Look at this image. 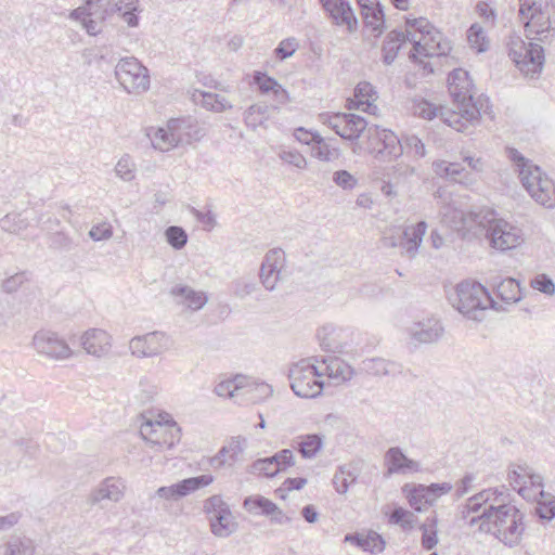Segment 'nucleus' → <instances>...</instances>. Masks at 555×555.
<instances>
[{
    "mask_svg": "<svg viewBox=\"0 0 555 555\" xmlns=\"http://www.w3.org/2000/svg\"><path fill=\"white\" fill-rule=\"evenodd\" d=\"M473 87L468 72L463 68H455L448 76V90L454 108L441 111V116L459 132L470 133L469 128L478 124L481 114H491L488 99L474 101Z\"/></svg>",
    "mask_w": 555,
    "mask_h": 555,
    "instance_id": "obj_1",
    "label": "nucleus"
},
{
    "mask_svg": "<svg viewBox=\"0 0 555 555\" xmlns=\"http://www.w3.org/2000/svg\"><path fill=\"white\" fill-rule=\"evenodd\" d=\"M508 158L515 164L524 188L541 206L555 207V183L539 166L526 159L516 149H507Z\"/></svg>",
    "mask_w": 555,
    "mask_h": 555,
    "instance_id": "obj_2",
    "label": "nucleus"
},
{
    "mask_svg": "<svg viewBox=\"0 0 555 555\" xmlns=\"http://www.w3.org/2000/svg\"><path fill=\"white\" fill-rule=\"evenodd\" d=\"M448 299L453 308L466 318L481 321L489 308L498 310L496 302L488 289L478 282L464 281L456 285Z\"/></svg>",
    "mask_w": 555,
    "mask_h": 555,
    "instance_id": "obj_3",
    "label": "nucleus"
},
{
    "mask_svg": "<svg viewBox=\"0 0 555 555\" xmlns=\"http://www.w3.org/2000/svg\"><path fill=\"white\" fill-rule=\"evenodd\" d=\"M142 438L158 450H169L181 440V428L167 412H150L140 425Z\"/></svg>",
    "mask_w": 555,
    "mask_h": 555,
    "instance_id": "obj_4",
    "label": "nucleus"
},
{
    "mask_svg": "<svg viewBox=\"0 0 555 555\" xmlns=\"http://www.w3.org/2000/svg\"><path fill=\"white\" fill-rule=\"evenodd\" d=\"M492 531L501 542L513 547L520 543L525 531L524 514L513 504L505 503V495L498 505L490 504Z\"/></svg>",
    "mask_w": 555,
    "mask_h": 555,
    "instance_id": "obj_5",
    "label": "nucleus"
},
{
    "mask_svg": "<svg viewBox=\"0 0 555 555\" xmlns=\"http://www.w3.org/2000/svg\"><path fill=\"white\" fill-rule=\"evenodd\" d=\"M508 55L526 77L535 78L543 69L544 49L533 40L525 41L520 37L512 38L508 43Z\"/></svg>",
    "mask_w": 555,
    "mask_h": 555,
    "instance_id": "obj_6",
    "label": "nucleus"
},
{
    "mask_svg": "<svg viewBox=\"0 0 555 555\" xmlns=\"http://www.w3.org/2000/svg\"><path fill=\"white\" fill-rule=\"evenodd\" d=\"M318 361L302 360L296 363L289 373L291 387L301 398H315L323 390L322 373Z\"/></svg>",
    "mask_w": 555,
    "mask_h": 555,
    "instance_id": "obj_7",
    "label": "nucleus"
},
{
    "mask_svg": "<svg viewBox=\"0 0 555 555\" xmlns=\"http://www.w3.org/2000/svg\"><path fill=\"white\" fill-rule=\"evenodd\" d=\"M451 43L427 18L418 17V56H447Z\"/></svg>",
    "mask_w": 555,
    "mask_h": 555,
    "instance_id": "obj_8",
    "label": "nucleus"
},
{
    "mask_svg": "<svg viewBox=\"0 0 555 555\" xmlns=\"http://www.w3.org/2000/svg\"><path fill=\"white\" fill-rule=\"evenodd\" d=\"M366 150L371 155L383 160L396 159L403 153V147L398 137L385 129L370 130Z\"/></svg>",
    "mask_w": 555,
    "mask_h": 555,
    "instance_id": "obj_9",
    "label": "nucleus"
},
{
    "mask_svg": "<svg viewBox=\"0 0 555 555\" xmlns=\"http://www.w3.org/2000/svg\"><path fill=\"white\" fill-rule=\"evenodd\" d=\"M116 74L119 82L128 92L139 93L149 89L147 68L135 59L121 60L117 65Z\"/></svg>",
    "mask_w": 555,
    "mask_h": 555,
    "instance_id": "obj_10",
    "label": "nucleus"
},
{
    "mask_svg": "<svg viewBox=\"0 0 555 555\" xmlns=\"http://www.w3.org/2000/svg\"><path fill=\"white\" fill-rule=\"evenodd\" d=\"M486 238L492 248L500 251L516 248L524 242L522 231L502 218L488 230Z\"/></svg>",
    "mask_w": 555,
    "mask_h": 555,
    "instance_id": "obj_11",
    "label": "nucleus"
},
{
    "mask_svg": "<svg viewBox=\"0 0 555 555\" xmlns=\"http://www.w3.org/2000/svg\"><path fill=\"white\" fill-rule=\"evenodd\" d=\"M320 119L324 125L332 128L339 137L346 140H353L366 128V121L354 114H331L324 113L320 115Z\"/></svg>",
    "mask_w": 555,
    "mask_h": 555,
    "instance_id": "obj_12",
    "label": "nucleus"
},
{
    "mask_svg": "<svg viewBox=\"0 0 555 555\" xmlns=\"http://www.w3.org/2000/svg\"><path fill=\"white\" fill-rule=\"evenodd\" d=\"M107 14L106 3L103 0H94L73 11L72 16L80 21L90 35H96L101 31Z\"/></svg>",
    "mask_w": 555,
    "mask_h": 555,
    "instance_id": "obj_13",
    "label": "nucleus"
},
{
    "mask_svg": "<svg viewBox=\"0 0 555 555\" xmlns=\"http://www.w3.org/2000/svg\"><path fill=\"white\" fill-rule=\"evenodd\" d=\"M328 18L336 26L345 27L349 33L358 27V20L350 3L346 0H320Z\"/></svg>",
    "mask_w": 555,
    "mask_h": 555,
    "instance_id": "obj_14",
    "label": "nucleus"
},
{
    "mask_svg": "<svg viewBox=\"0 0 555 555\" xmlns=\"http://www.w3.org/2000/svg\"><path fill=\"white\" fill-rule=\"evenodd\" d=\"M244 508L253 515H263L271 518L272 521L283 524L289 520L283 509L272 500L254 494L245 499Z\"/></svg>",
    "mask_w": 555,
    "mask_h": 555,
    "instance_id": "obj_15",
    "label": "nucleus"
},
{
    "mask_svg": "<svg viewBox=\"0 0 555 555\" xmlns=\"http://www.w3.org/2000/svg\"><path fill=\"white\" fill-rule=\"evenodd\" d=\"M506 491L507 489L502 487V489L489 488L476 493L462 507L461 518L467 519L470 514L480 512L482 507L490 506L491 503L498 505Z\"/></svg>",
    "mask_w": 555,
    "mask_h": 555,
    "instance_id": "obj_16",
    "label": "nucleus"
},
{
    "mask_svg": "<svg viewBox=\"0 0 555 555\" xmlns=\"http://www.w3.org/2000/svg\"><path fill=\"white\" fill-rule=\"evenodd\" d=\"M214 478L210 475H203L198 477L188 478L179 483L162 487L157 490V495L162 499L173 500L184 496L199 488H204L212 482Z\"/></svg>",
    "mask_w": 555,
    "mask_h": 555,
    "instance_id": "obj_17",
    "label": "nucleus"
},
{
    "mask_svg": "<svg viewBox=\"0 0 555 555\" xmlns=\"http://www.w3.org/2000/svg\"><path fill=\"white\" fill-rule=\"evenodd\" d=\"M468 238L488 235V230L496 222V211L490 207H474L468 211Z\"/></svg>",
    "mask_w": 555,
    "mask_h": 555,
    "instance_id": "obj_18",
    "label": "nucleus"
},
{
    "mask_svg": "<svg viewBox=\"0 0 555 555\" xmlns=\"http://www.w3.org/2000/svg\"><path fill=\"white\" fill-rule=\"evenodd\" d=\"M525 31L528 40H538L545 42L555 36V23L551 21L544 11L534 15V20H527L525 23Z\"/></svg>",
    "mask_w": 555,
    "mask_h": 555,
    "instance_id": "obj_19",
    "label": "nucleus"
},
{
    "mask_svg": "<svg viewBox=\"0 0 555 555\" xmlns=\"http://www.w3.org/2000/svg\"><path fill=\"white\" fill-rule=\"evenodd\" d=\"M378 96L369 82H360L356 89L353 98L349 99V109H361L371 115H378L376 104Z\"/></svg>",
    "mask_w": 555,
    "mask_h": 555,
    "instance_id": "obj_20",
    "label": "nucleus"
},
{
    "mask_svg": "<svg viewBox=\"0 0 555 555\" xmlns=\"http://www.w3.org/2000/svg\"><path fill=\"white\" fill-rule=\"evenodd\" d=\"M167 339L163 334L151 333L135 337L130 341L132 354L137 357H152L158 354L166 347Z\"/></svg>",
    "mask_w": 555,
    "mask_h": 555,
    "instance_id": "obj_21",
    "label": "nucleus"
},
{
    "mask_svg": "<svg viewBox=\"0 0 555 555\" xmlns=\"http://www.w3.org/2000/svg\"><path fill=\"white\" fill-rule=\"evenodd\" d=\"M452 489L453 486L450 482L430 485L418 483V513L422 512L423 508L435 505L442 495L450 493Z\"/></svg>",
    "mask_w": 555,
    "mask_h": 555,
    "instance_id": "obj_22",
    "label": "nucleus"
},
{
    "mask_svg": "<svg viewBox=\"0 0 555 555\" xmlns=\"http://www.w3.org/2000/svg\"><path fill=\"white\" fill-rule=\"evenodd\" d=\"M441 216L446 225L460 233L462 238H468V211L465 212L452 206H444Z\"/></svg>",
    "mask_w": 555,
    "mask_h": 555,
    "instance_id": "obj_23",
    "label": "nucleus"
},
{
    "mask_svg": "<svg viewBox=\"0 0 555 555\" xmlns=\"http://www.w3.org/2000/svg\"><path fill=\"white\" fill-rule=\"evenodd\" d=\"M82 346L90 354H105L111 347L109 335L101 330H90L82 336Z\"/></svg>",
    "mask_w": 555,
    "mask_h": 555,
    "instance_id": "obj_24",
    "label": "nucleus"
},
{
    "mask_svg": "<svg viewBox=\"0 0 555 555\" xmlns=\"http://www.w3.org/2000/svg\"><path fill=\"white\" fill-rule=\"evenodd\" d=\"M245 380V375H234L223 378L217 384L215 391L219 397L241 400L244 402V387H246Z\"/></svg>",
    "mask_w": 555,
    "mask_h": 555,
    "instance_id": "obj_25",
    "label": "nucleus"
},
{
    "mask_svg": "<svg viewBox=\"0 0 555 555\" xmlns=\"http://www.w3.org/2000/svg\"><path fill=\"white\" fill-rule=\"evenodd\" d=\"M254 82L261 93L272 94L280 103H287L291 100L287 90L264 73L256 72Z\"/></svg>",
    "mask_w": 555,
    "mask_h": 555,
    "instance_id": "obj_26",
    "label": "nucleus"
},
{
    "mask_svg": "<svg viewBox=\"0 0 555 555\" xmlns=\"http://www.w3.org/2000/svg\"><path fill=\"white\" fill-rule=\"evenodd\" d=\"M322 364L327 376L337 382L350 380L354 374L352 366L336 356L327 357L322 361Z\"/></svg>",
    "mask_w": 555,
    "mask_h": 555,
    "instance_id": "obj_27",
    "label": "nucleus"
},
{
    "mask_svg": "<svg viewBox=\"0 0 555 555\" xmlns=\"http://www.w3.org/2000/svg\"><path fill=\"white\" fill-rule=\"evenodd\" d=\"M365 24L374 30L384 26L385 15L378 0H357Z\"/></svg>",
    "mask_w": 555,
    "mask_h": 555,
    "instance_id": "obj_28",
    "label": "nucleus"
},
{
    "mask_svg": "<svg viewBox=\"0 0 555 555\" xmlns=\"http://www.w3.org/2000/svg\"><path fill=\"white\" fill-rule=\"evenodd\" d=\"M245 386L247 387H244V402L247 403H259L272 395V388L269 384L248 376H246Z\"/></svg>",
    "mask_w": 555,
    "mask_h": 555,
    "instance_id": "obj_29",
    "label": "nucleus"
},
{
    "mask_svg": "<svg viewBox=\"0 0 555 555\" xmlns=\"http://www.w3.org/2000/svg\"><path fill=\"white\" fill-rule=\"evenodd\" d=\"M443 335V326L436 318L418 321V343L433 344Z\"/></svg>",
    "mask_w": 555,
    "mask_h": 555,
    "instance_id": "obj_30",
    "label": "nucleus"
},
{
    "mask_svg": "<svg viewBox=\"0 0 555 555\" xmlns=\"http://www.w3.org/2000/svg\"><path fill=\"white\" fill-rule=\"evenodd\" d=\"M498 297L506 304H516L521 300V288L518 281L505 278L495 285Z\"/></svg>",
    "mask_w": 555,
    "mask_h": 555,
    "instance_id": "obj_31",
    "label": "nucleus"
},
{
    "mask_svg": "<svg viewBox=\"0 0 555 555\" xmlns=\"http://www.w3.org/2000/svg\"><path fill=\"white\" fill-rule=\"evenodd\" d=\"M438 518L436 513L427 517V519L418 525V530L422 531V545L426 550L434 548L438 543Z\"/></svg>",
    "mask_w": 555,
    "mask_h": 555,
    "instance_id": "obj_32",
    "label": "nucleus"
},
{
    "mask_svg": "<svg viewBox=\"0 0 555 555\" xmlns=\"http://www.w3.org/2000/svg\"><path fill=\"white\" fill-rule=\"evenodd\" d=\"M385 465L389 475L399 474L410 469L412 461L408 460L399 449H390L385 455Z\"/></svg>",
    "mask_w": 555,
    "mask_h": 555,
    "instance_id": "obj_33",
    "label": "nucleus"
},
{
    "mask_svg": "<svg viewBox=\"0 0 555 555\" xmlns=\"http://www.w3.org/2000/svg\"><path fill=\"white\" fill-rule=\"evenodd\" d=\"M309 480L304 476L287 477L279 488L275 489V495L285 501L294 491H301L308 485Z\"/></svg>",
    "mask_w": 555,
    "mask_h": 555,
    "instance_id": "obj_34",
    "label": "nucleus"
},
{
    "mask_svg": "<svg viewBox=\"0 0 555 555\" xmlns=\"http://www.w3.org/2000/svg\"><path fill=\"white\" fill-rule=\"evenodd\" d=\"M211 532L217 537H227L229 535L235 526L234 517L232 512H228L223 514V516H215V518H210L209 520Z\"/></svg>",
    "mask_w": 555,
    "mask_h": 555,
    "instance_id": "obj_35",
    "label": "nucleus"
},
{
    "mask_svg": "<svg viewBox=\"0 0 555 555\" xmlns=\"http://www.w3.org/2000/svg\"><path fill=\"white\" fill-rule=\"evenodd\" d=\"M446 175L453 181L470 185L475 182V177L472 172L467 171L460 163H449L444 167Z\"/></svg>",
    "mask_w": 555,
    "mask_h": 555,
    "instance_id": "obj_36",
    "label": "nucleus"
},
{
    "mask_svg": "<svg viewBox=\"0 0 555 555\" xmlns=\"http://www.w3.org/2000/svg\"><path fill=\"white\" fill-rule=\"evenodd\" d=\"M322 448V439L318 435H306L300 437L298 451L304 457H312Z\"/></svg>",
    "mask_w": 555,
    "mask_h": 555,
    "instance_id": "obj_37",
    "label": "nucleus"
},
{
    "mask_svg": "<svg viewBox=\"0 0 555 555\" xmlns=\"http://www.w3.org/2000/svg\"><path fill=\"white\" fill-rule=\"evenodd\" d=\"M230 511L228 504L219 495L210 496L204 503V512L208 520L215 518V516H223Z\"/></svg>",
    "mask_w": 555,
    "mask_h": 555,
    "instance_id": "obj_38",
    "label": "nucleus"
},
{
    "mask_svg": "<svg viewBox=\"0 0 555 555\" xmlns=\"http://www.w3.org/2000/svg\"><path fill=\"white\" fill-rule=\"evenodd\" d=\"M467 40L472 48L477 52H485L488 50V42L486 40L483 28L478 24H473L467 31Z\"/></svg>",
    "mask_w": 555,
    "mask_h": 555,
    "instance_id": "obj_39",
    "label": "nucleus"
},
{
    "mask_svg": "<svg viewBox=\"0 0 555 555\" xmlns=\"http://www.w3.org/2000/svg\"><path fill=\"white\" fill-rule=\"evenodd\" d=\"M151 140L154 147L160 151H168L176 144L175 135L163 128L155 130Z\"/></svg>",
    "mask_w": 555,
    "mask_h": 555,
    "instance_id": "obj_40",
    "label": "nucleus"
},
{
    "mask_svg": "<svg viewBox=\"0 0 555 555\" xmlns=\"http://www.w3.org/2000/svg\"><path fill=\"white\" fill-rule=\"evenodd\" d=\"M519 18L521 23L527 20H534V15L543 11V4L540 0H518Z\"/></svg>",
    "mask_w": 555,
    "mask_h": 555,
    "instance_id": "obj_41",
    "label": "nucleus"
},
{
    "mask_svg": "<svg viewBox=\"0 0 555 555\" xmlns=\"http://www.w3.org/2000/svg\"><path fill=\"white\" fill-rule=\"evenodd\" d=\"M178 294L183 297L184 304L192 310L201 309L207 301L203 293H196L188 287L180 288Z\"/></svg>",
    "mask_w": 555,
    "mask_h": 555,
    "instance_id": "obj_42",
    "label": "nucleus"
},
{
    "mask_svg": "<svg viewBox=\"0 0 555 555\" xmlns=\"http://www.w3.org/2000/svg\"><path fill=\"white\" fill-rule=\"evenodd\" d=\"M271 459L276 465L278 473L285 472L295 465V455L288 449L281 450L272 455Z\"/></svg>",
    "mask_w": 555,
    "mask_h": 555,
    "instance_id": "obj_43",
    "label": "nucleus"
},
{
    "mask_svg": "<svg viewBox=\"0 0 555 555\" xmlns=\"http://www.w3.org/2000/svg\"><path fill=\"white\" fill-rule=\"evenodd\" d=\"M530 286L545 295L555 294V284L553 280L546 274H538L530 281Z\"/></svg>",
    "mask_w": 555,
    "mask_h": 555,
    "instance_id": "obj_44",
    "label": "nucleus"
},
{
    "mask_svg": "<svg viewBox=\"0 0 555 555\" xmlns=\"http://www.w3.org/2000/svg\"><path fill=\"white\" fill-rule=\"evenodd\" d=\"M360 547L371 553H379L384 550L385 542L379 534L370 532L367 534H363Z\"/></svg>",
    "mask_w": 555,
    "mask_h": 555,
    "instance_id": "obj_45",
    "label": "nucleus"
},
{
    "mask_svg": "<svg viewBox=\"0 0 555 555\" xmlns=\"http://www.w3.org/2000/svg\"><path fill=\"white\" fill-rule=\"evenodd\" d=\"M490 506H487L482 508V512L478 516H474L468 520V525L470 527L479 524L478 531L479 532H486L490 533L492 531V522H491V515L492 512H489Z\"/></svg>",
    "mask_w": 555,
    "mask_h": 555,
    "instance_id": "obj_46",
    "label": "nucleus"
},
{
    "mask_svg": "<svg viewBox=\"0 0 555 555\" xmlns=\"http://www.w3.org/2000/svg\"><path fill=\"white\" fill-rule=\"evenodd\" d=\"M446 109V107H437L426 100L418 101V117H423L428 120H431L435 117L439 116L440 119L447 125V122L441 116V111Z\"/></svg>",
    "mask_w": 555,
    "mask_h": 555,
    "instance_id": "obj_47",
    "label": "nucleus"
},
{
    "mask_svg": "<svg viewBox=\"0 0 555 555\" xmlns=\"http://www.w3.org/2000/svg\"><path fill=\"white\" fill-rule=\"evenodd\" d=\"M166 238L172 247L179 249L186 244L188 235L182 228L170 227L166 230Z\"/></svg>",
    "mask_w": 555,
    "mask_h": 555,
    "instance_id": "obj_48",
    "label": "nucleus"
},
{
    "mask_svg": "<svg viewBox=\"0 0 555 555\" xmlns=\"http://www.w3.org/2000/svg\"><path fill=\"white\" fill-rule=\"evenodd\" d=\"M529 466L527 464L515 465L513 469L508 472L509 483L516 488L519 486V492H521V486L526 483Z\"/></svg>",
    "mask_w": 555,
    "mask_h": 555,
    "instance_id": "obj_49",
    "label": "nucleus"
},
{
    "mask_svg": "<svg viewBox=\"0 0 555 555\" xmlns=\"http://www.w3.org/2000/svg\"><path fill=\"white\" fill-rule=\"evenodd\" d=\"M535 513L541 519L551 520L555 517V498L548 496L535 506Z\"/></svg>",
    "mask_w": 555,
    "mask_h": 555,
    "instance_id": "obj_50",
    "label": "nucleus"
},
{
    "mask_svg": "<svg viewBox=\"0 0 555 555\" xmlns=\"http://www.w3.org/2000/svg\"><path fill=\"white\" fill-rule=\"evenodd\" d=\"M254 469L258 475L263 477H274L279 474L276 465L272 461L271 456L257 460L254 463Z\"/></svg>",
    "mask_w": 555,
    "mask_h": 555,
    "instance_id": "obj_51",
    "label": "nucleus"
},
{
    "mask_svg": "<svg viewBox=\"0 0 555 555\" xmlns=\"http://www.w3.org/2000/svg\"><path fill=\"white\" fill-rule=\"evenodd\" d=\"M356 478L346 469H340L334 476V486L339 493H346L349 486L353 483Z\"/></svg>",
    "mask_w": 555,
    "mask_h": 555,
    "instance_id": "obj_52",
    "label": "nucleus"
},
{
    "mask_svg": "<svg viewBox=\"0 0 555 555\" xmlns=\"http://www.w3.org/2000/svg\"><path fill=\"white\" fill-rule=\"evenodd\" d=\"M44 352L53 358H64L68 356L69 349L63 341L51 339L48 341Z\"/></svg>",
    "mask_w": 555,
    "mask_h": 555,
    "instance_id": "obj_53",
    "label": "nucleus"
},
{
    "mask_svg": "<svg viewBox=\"0 0 555 555\" xmlns=\"http://www.w3.org/2000/svg\"><path fill=\"white\" fill-rule=\"evenodd\" d=\"M203 105L206 108L216 112H222L227 108V103L223 100H220L218 95L211 93L203 94Z\"/></svg>",
    "mask_w": 555,
    "mask_h": 555,
    "instance_id": "obj_54",
    "label": "nucleus"
},
{
    "mask_svg": "<svg viewBox=\"0 0 555 555\" xmlns=\"http://www.w3.org/2000/svg\"><path fill=\"white\" fill-rule=\"evenodd\" d=\"M440 57H428V61H424L422 56H418V73L422 72L423 76L434 74L436 67L440 65Z\"/></svg>",
    "mask_w": 555,
    "mask_h": 555,
    "instance_id": "obj_55",
    "label": "nucleus"
},
{
    "mask_svg": "<svg viewBox=\"0 0 555 555\" xmlns=\"http://www.w3.org/2000/svg\"><path fill=\"white\" fill-rule=\"evenodd\" d=\"M474 481L475 476L473 474H466L462 479H460L459 482L456 483V498H462L466 493H468L473 487Z\"/></svg>",
    "mask_w": 555,
    "mask_h": 555,
    "instance_id": "obj_56",
    "label": "nucleus"
},
{
    "mask_svg": "<svg viewBox=\"0 0 555 555\" xmlns=\"http://www.w3.org/2000/svg\"><path fill=\"white\" fill-rule=\"evenodd\" d=\"M296 48H297V43L295 40L286 39V40H283L280 43V46L278 47L276 54L281 59H286V57L291 56L296 51Z\"/></svg>",
    "mask_w": 555,
    "mask_h": 555,
    "instance_id": "obj_57",
    "label": "nucleus"
},
{
    "mask_svg": "<svg viewBox=\"0 0 555 555\" xmlns=\"http://www.w3.org/2000/svg\"><path fill=\"white\" fill-rule=\"evenodd\" d=\"M335 182L344 189H352L357 180L348 171H338L335 175Z\"/></svg>",
    "mask_w": 555,
    "mask_h": 555,
    "instance_id": "obj_58",
    "label": "nucleus"
},
{
    "mask_svg": "<svg viewBox=\"0 0 555 555\" xmlns=\"http://www.w3.org/2000/svg\"><path fill=\"white\" fill-rule=\"evenodd\" d=\"M90 235L94 240L108 238L112 235V228L107 223L98 224L91 229Z\"/></svg>",
    "mask_w": 555,
    "mask_h": 555,
    "instance_id": "obj_59",
    "label": "nucleus"
},
{
    "mask_svg": "<svg viewBox=\"0 0 555 555\" xmlns=\"http://www.w3.org/2000/svg\"><path fill=\"white\" fill-rule=\"evenodd\" d=\"M117 11L120 15H128L130 12H139L138 0H120L117 3Z\"/></svg>",
    "mask_w": 555,
    "mask_h": 555,
    "instance_id": "obj_60",
    "label": "nucleus"
},
{
    "mask_svg": "<svg viewBox=\"0 0 555 555\" xmlns=\"http://www.w3.org/2000/svg\"><path fill=\"white\" fill-rule=\"evenodd\" d=\"M295 135L297 138L298 141L302 142V143H306V144H310L312 142H315L321 139L318 134L315 133H312L304 128H298L296 131H295Z\"/></svg>",
    "mask_w": 555,
    "mask_h": 555,
    "instance_id": "obj_61",
    "label": "nucleus"
},
{
    "mask_svg": "<svg viewBox=\"0 0 555 555\" xmlns=\"http://www.w3.org/2000/svg\"><path fill=\"white\" fill-rule=\"evenodd\" d=\"M315 156L320 159L327 160L332 156L331 150L327 147V145L323 142L322 139H319L317 141V146L314 147Z\"/></svg>",
    "mask_w": 555,
    "mask_h": 555,
    "instance_id": "obj_62",
    "label": "nucleus"
},
{
    "mask_svg": "<svg viewBox=\"0 0 555 555\" xmlns=\"http://www.w3.org/2000/svg\"><path fill=\"white\" fill-rule=\"evenodd\" d=\"M409 517H410V514L406 511L399 508V509H396L391 514L390 521L393 524L403 525L404 522L408 521Z\"/></svg>",
    "mask_w": 555,
    "mask_h": 555,
    "instance_id": "obj_63",
    "label": "nucleus"
},
{
    "mask_svg": "<svg viewBox=\"0 0 555 555\" xmlns=\"http://www.w3.org/2000/svg\"><path fill=\"white\" fill-rule=\"evenodd\" d=\"M302 516L308 522H314L318 519V513L312 505L302 508Z\"/></svg>",
    "mask_w": 555,
    "mask_h": 555,
    "instance_id": "obj_64",
    "label": "nucleus"
}]
</instances>
